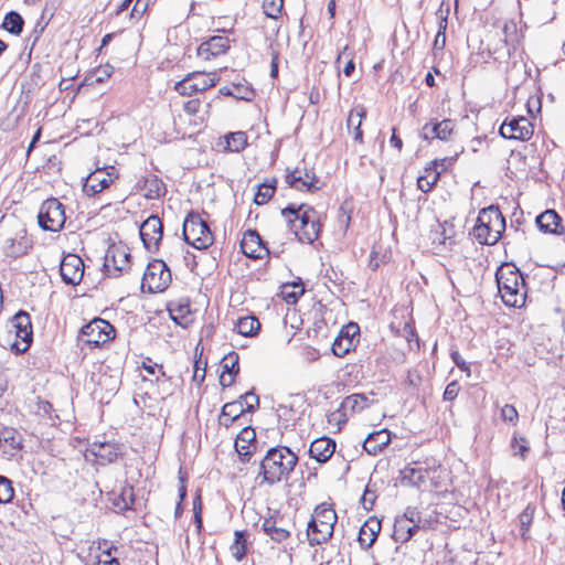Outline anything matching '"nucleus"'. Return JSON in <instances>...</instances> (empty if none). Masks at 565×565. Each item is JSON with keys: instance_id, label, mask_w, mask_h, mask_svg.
<instances>
[{"instance_id": "nucleus-56", "label": "nucleus", "mask_w": 565, "mask_h": 565, "mask_svg": "<svg viewBox=\"0 0 565 565\" xmlns=\"http://www.w3.org/2000/svg\"><path fill=\"white\" fill-rule=\"evenodd\" d=\"M459 392H460L459 383L457 381H451L450 383H448V385L445 388L444 399L451 402L458 396Z\"/></svg>"}, {"instance_id": "nucleus-43", "label": "nucleus", "mask_w": 565, "mask_h": 565, "mask_svg": "<svg viewBox=\"0 0 565 565\" xmlns=\"http://www.w3.org/2000/svg\"><path fill=\"white\" fill-rule=\"evenodd\" d=\"M270 255V249H238L236 253L237 262H246L247 259L252 260H263L268 259Z\"/></svg>"}, {"instance_id": "nucleus-58", "label": "nucleus", "mask_w": 565, "mask_h": 565, "mask_svg": "<svg viewBox=\"0 0 565 565\" xmlns=\"http://www.w3.org/2000/svg\"><path fill=\"white\" fill-rule=\"evenodd\" d=\"M360 334V328L356 323L350 322L343 327L339 333V337H345L347 339L355 340V337Z\"/></svg>"}, {"instance_id": "nucleus-36", "label": "nucleus", "mask_w": 565, "mask_h": 565, "mask_svg": "<svg viewBox=\"0 0 565 565\" xmlns=\"http://www.w3.org/2000/svg\"><path fill=\"white\" fill-rule=\"evenodd\" d=\"M145 189V195L150 200L159 199L166 193V186L163 182L156 175L146 179Z\"/></svg>"}, {"instance_id": "nucleus-35", "label": "nucleus", "mask_w": 565, "mask_h": 565, "mask_svg": "<svg viewBox=\"0 0 565 565\" xmlns=\"http://www.w3.org/2000/svg\"><path fill=\"white\" fill-rule=\"evenodd\" d=\"M222 417H230V422H222V425L230 427L235 420H237L243 414H245L244 407L241 406V402H228L222 407Z\"/></svg>"}, {"instance_id": "nucleus-17", "label": "nucleus", "mask_w": 565, "mask_h": 565, "mask_svg": "<svg viewBox=\"0 0 565 565\" xmlns=\"http://www.w3.org/2000/svg\"><path fill=\"white\" fill-rule=\"evenodd\" d=\"M286 182L291 188L302 191L313 192L320 189L318 185L319 179L315 173H310L307 170L303 172L300 169H295L286 175Z\"/></svg>"}, {"instance_id": "nucleus-15", "label": "nucleus", "mask_w": 565, "mask_h": 565, "mask_svg": "<svg viewBox=\"0 0 565 565\" xmlns=\"http://www.w3.org/2000/svg\"><path fill=\"white\" fill-rule=\"evenodd\" d=\"M231 47V40L223 35L210 36L198 47V56L203 60H210L218 55L225 54Z\"/></svg>"}, {"instance_id": "nucleus-51", "label": "nucleus", "mask_w": 565, "mask_h": 565, "mask_svg": "<svg viewBox=\"0 0 565 565\" xmlns=\"http://www.w3.org/2000/svg\"><path fill=\"white\" fill-rule=\"evenodd\" d=\"M365 114H366V111H365L364 107H362V106H358V107L353 108L350 111L348 120H347L348 129H351V128L355 129L356 124L359 126H361L362 119L365 116Z\"/></svg>"}, {"instance_id": "nucleus-13", "label": "nucleus", "mask_w": 565, "mask_h": 565, "mask_svg": "<svg viewBox=\"0 0 565 565\" xmlns=\"http://www.w3.org/2000/svg\"><path fill=\"white\" fill-rule=\"evenodd\" d=\"M258 446L256 433L250 426L239 431L234 444L239 461L243 463L249 462L252 456L258 451Z\"/></svg>"}, {"instance_id": "nucleus-16", "label": "nucleus", "mask_w": 565, "mask_h": 565, "mask_svg": "<svg viewBox=\"0 0 565 565\" xmlns=\"http://www.w3.org/2000/svg\"><path fill=\"white\" fill-rule=\"evenodd\" d=\"M163 233V226L158 216L148 217L139 228V235L143 247H158Z\"/></svg>"}, {"instance_id": "nucleus-37", "label": "nucleus", "mask_w": 565, "mask_h": 565, "mask_svg": "<svg viewBox=\"0 0 565 565\" xmlns=\"http://www.w3.org/2000/svg\"><path fill=\"white\" fill-rule=\"evenodd\" d=\"M226 147L225 149L239 152L244 150L247 145V135L244 131L230 132L225 136Z\"/></svg>"}, {"instance_id": "nucleus-21", "label": "nucleus", "mask_w": 565, "mask_h": 565, "mask_svg": "<svg viewBox=\"0 0 565 565\" xmlns=\"http://www.w3.org/2000/svg\"><path fill=\"white\" fill-rule=\"evenodd\" d=\"M334 527L326 523L316 522L311 518L307 526L308 542L311 546L323 544L332 537Z\"/></svg>"}, {"instance_id": "nucleus-63", "label": "nucleus", "mask_w": 565, "mask_h": 565, "mask_svg": "<svg viewBox=\"0 0 565 565\" xmlns=\"http://www.w3.org/2000/svg\"><path fill=\"white\" fill-rule=\"evenodd\" d=\"M148 8V0H136L130 17L131 18H141L142 14L147 11Z\"/></svg>"}, {"instance_id": "nucleus-52", "label": "nucleus", "mask_w": 565, "mask_h": 565, "mask_svg": "<svg viewBox=\"0 0 565 565\" xmlns=\"http://www.w3.org/2000/svg\"><path fill=\"white\" fill-rule=\"evenodd\" d=\"M191 79L192 76L190 73L174 85V89L181 95H192L193 93H196V90H194V83Z\"/></svg>"}, {"instance_id": "nucleus-30", "label": "nucleus", "mask_w": 565, "mask_h": 565, "mask_svg": "<svg viewBox=\"0 0 565 565\" xmlns=\"http://www.w3.org/2000/svg\"><path fill=\"white\" fill-rule=\"evenodd\" d=\"M260 329L259 320L254 316L242 317L235 324V330L238 334L244 337H254Z\"/></svg>"}, {"instance_id": "nucleus-1", "label": "nucleus", "mask_w": 565, "mask_h": 565, "mask_svg": "<svg viewBox=\"0 0 565 565\" xmlns=\"http://www.w3.org/2000/svg\"><path fill=\"white\" fill-rule=\"evenodd\" d=\"M298 463V456L287 446L271 447L259 461L258 477L269 486L288 480Z\"/></svg>"}, {"instance_id": "nucleus-61", "label": "nucleus", "mask_w": 565, "mask_h": 565, "mask_svg": "<svg viewBox=\"0 0 565 565\" xmlns=\"http://www.w3.org/2000/svg\"><path fill=\"white\" fill-rule=\"evenodd\" d=\"M98 550L102 552L99 558H110V557H114L113 553H117L118 552V547L113 545V544L109 545L106 540L98 543Z\"/></svg>"}, {"instance_id": "nucleus-6", "label": "nucleus", "mask_w": 565, "mask_h": 565, "mask_svg": "<svg viewBox=\"0 0 565 565\" xmlns=\"http://www.w3.org/2000/svg\"><path fill=\"white\" fill-rule=\"evenodd\" d=\"M171 282V271L161 259L149 262L142 277L141 287L149 292H161Z\"/></svg>"}, {"instance_id": "nucleus-11", "label": "nucleus", "mask_w": 565, "mask_h": 565, "mask_svg": "<svg viewBox=\"0 0 565 565\" xmlns=\"http://www.w3.org/2000/svg\"><path fill=\"white\" fill-rule=\"evenodd\" d=\"M60 273L65 284L71 286L78 285L84 276V262L82 257L73 253L64 254L60 264Z\"/></svg>"}, {"instance_id": "nucleus-9", "label": "nucleus", "mask_w": 565, "mask_h": 565, "mask_svg": "<svg viewBox=\"0 0 565 565\" xmlns=\"http://www.w3.org/2000/svg\"><path fill=\"white\" fill-rule=\"evenodd\" d=\"M12 326L15 329L17 341L12 344L15 353H24L31 345L33 339V330L31 316L24 311L19 310L11 319Z\"/></svg>"}, {"instance_id": "nucleus-4", "label": "nucleus", "mask_w": 565, "mask_h": 565, "mask_svg": "<svg viewBox=\"0 0 565 565\" xmlns=\"http://www.w3.org/2000/svg\"><path fill=\"white\" fill-rule=\"evenodd\" d=\"M505 230V218L497 206L482 209L477 224L472 228V237L481 245H494Z\"/></svg>"}, {"instance_id": "nucleus-29", "label": "nucleus", "mask_w": 565, "mask_h": 565, "mask_svg": "<svg viewBox=\"0 0 565 565\" xmlns=\"http://www.w3.org/2000/svg\"><path fill=\"white\" fill-rule=\"evenodd\" d=\"M111 179L104 173L102 170H96L90 173L84 185V190L90 194H97L109 186Z\"/></svg>"}, {"instance_id": "nucleus-45", "label": "nucleus", "mask_w": 565, "mask_h": 565, "mask_svg": "<svg viewBox=\"0 0 565 565\" xmlns=\"http://www.w3.org/2000/svg\"><path fill=\"white\" fill-rule=\"evenodd\" d=\"M284 0H264L263 11L266 17L277 20L281 17Z\"/></svg>"}, {"instance_id": "nucleus-41", "label": "nucleus", "mask_w": 565, "mask_h": 565, "mask_svg": "<svg viewBox=\"0 0 565 565\" xmlns=\"http://www.w3.org/2000/svg\"><path fill=\"white\" fill-rule=\"evenodd\" d=\"M358 340L347 339L345 337H337L332 343V353L335 356L343 358L351 350H354Z\"/></svg>"}, {"instance_id": "nucleus-19", "label": "nucleus", "mask_w": 565, "mask_h": 565, "mask_svg": "<svg viewBox=\"0 0 565 565\" xmlns=\"http://www.w3.org/2000/svg\"><path fill=\"white\" fill-rule=\"evenodd\" d=\"M335 441L330 437L315 439L309 447V456L319 463L327 462L335 451Z\"/></svg>"}, {"instance_id": "nucleus-20", "label": "nucleus", "mask_w": 565, "mask_h": 565, "mask_svg": "<svg viewBox=\"0 0 565 565\" xmlns=\"http://www.w3.org/2000/svg\"><path fill=\"white\" fill-rule=\"evenodd\" d=\"M239 356L235 351H231L222 360L223 373L220 376V385L230 387L235 382V376L239 373Z\"/></svg>"}, {"instance_id": "nucleus-14", "label": "nucleus", "mask_w": 565, "mask_h": 565, "mask_svg": "<svg viewBox=\"0 0 565 565\" xmlns=\"http://www.w3.org/2000/svg\"><path fill=\"white\" fill-rule=\"evenodd\" d=\"M104 269L108 276L117 277L130 268L128 249H105Z\"/></svg>"}, {"instance_id": "nucleus-55", "label": "nucleus", "mask_w": 565, "mask_h": 565, "mask_svg": "<svg viewBox=\"0 0 565 565\" xmlns=\"http://www.w3.org/2000/svg\"><path fill=\"white\" fill-rule=\"evenodd\" d=\"M501 417L504 422L515 425L519 419V414L513 405L505 404L501 408Z\"/></svg>"}, {"instance_id": "nucleus-46", "label": "nucleus", "mask_w": 565, "mask_h": 565, "mask_svg": "<svg viewBox=\"0 0 565 565\" xmlns=\"http://www.w3.org/2000/svg\"><path fill=\"white\" fill-rule=\"evenodd\" d=\"M236 402H241V406L245 405V413H254L259 406V397L253 392L242 394Z\"/></svg>"}, {"instance_id": "nucleus-64", "label": "nucleus", "mask_w": 565, "mask_h": 565, "mask_svg": "<svg viewBox=\"0 0 565 565\" xmlns=\"http://www.w3.org/2000/svg\"><path fill=\"white\" fill-rule=\"evenodd\" d=\"M113 70L114 68L110 65H105L104 67L96 70L94 73L95 82L103 83L106 78H109L113 74Z\"/></svg>"}, {"instance_id": "nucleus-34", "label": "nucleus", "mask_w": 565, "mask_h": 565, "mask_svg": "<svg viewBox=\"0 0 565 565\" xmlns=\"http://www.w3.org/2000/svg\"><path fill=\"white\" fill-rule=\"evenodd\" d=\"M24 25V20L17 11H10L6 14L2 26L11 34L19 35Z\"/></svg>"}, {"instance_id": "nucleus-12", "label": "nucleus", "mask_w": 565, "mask_h": 565, "mask_svg": "<svg viewBox=\"0 0 565 565\" xmlns=\"http://www.w3.org/2000/svg\"><path fill=\"white\" fill-rule=\"evenodd\" d=\"M499 132L505 139L525 141L533 135V125L525 117H513L503 121Z\"/></svg>"}, {"instance_id": "nucleus-42", "label": "nucleus", "mask_w": 565, "mask_h": 565, "mask_svg": "<svg viewBox=\"0 0 565 565\" xmlns=\"http://www.w3.org/2000/svg\"><path fill=\"white\" fill-rule=\"evenodd\" d=\"M409 522H406L403 519H395L394 530H393V539L395 542L406 543L412 539V533L409 532Z\"/></svg>"}, {"instance_id": "nucleus-26", "label": "nucleus", "mask_w": 565, "mask_h": 565, "mask_svg": "<svg viewBox=\"0 0 565 565\" xmlns=\"http://www.w3.org/2000/svg\"><path fill=\"white\" fill-rule=\"evenodd\" d=\"M427 470L424 468H416L406 466L401 470V482L404 486L420 488L427 478Z\"/></svg>"}, {"instance_id": "nucleus-62", "label": "nucleus", "mask_w": 565, "mask_h": 565, "mask_svg": "<svg viewBox=\"0 0 565 565\" xmlns=\"http://www.w3.org/2000/svg\"><path fill=\"white\" fill-rule=\"evenodd\" d=\"M409 523H420V513L416 508L408 507L402 516H397Z\"/></svg>"}, {"instance_id": "nucleus-50", "label": "nucleus", "mask_w": 565, "mask_h": 565, "mask_svg": "<svg viewBox=\"0 0 565 565\" xmlns=\"http://www.w3.org/2000/svg\"><path fill=\"white\" fill-rule=\"evenodd\" d=\"M254 89L247 85L242 83L233 84V97L236 99L250 100L254 97Z\"/></svg>"}, {"instance_id": "nucleus-40", "label": "nucleus", "mask_w": 565, "mask_h": 565, "mask_svg": "<svg viewBox=\"0 0 565 565\" xmlns=\"http://www.w3.org/2000/svg\"><path fill=\"white\" fill-rule=\"evenodd\" d=\"M235 540L231 546L232 555L236 561H242L247 554V540L244 531H235Z\"/></svg>"}, {"instance_id": "nucleus-23", "label": "nucleus", "mask_w": 565, "mask_h": 565, "mask_svg": "<svg viewBox=\"0 0 565 565\" xmlns=\"http://www.w3.org/2000/svg\"><path fill=\"white\" fill-rule=\"evenodd\" d=\"M282 519L269 516L264 520L262 529L264 533L276 543H282L290 536V531L282 526Z\"/></svg>"}, {"instance_id": "nucleus-57", "label": "nucleus", "mask_w": 565, "mask_h": 565, "mask_svg": "<svg viewBox=\"0 0 565 565\" xmlns=\"http://www.w3.org/2000/svg\"><path fill=\"white\" fill-rule=\"evenodd\" d=\"M420 382H422V376L416 370H409L407 372V376L405 379V384L408 387H411L413 390H417L420 385Z\"/></svg>"}, {"instance_id": "nucleus-54", "label": "nucleus", "mask_w": 565, "mask_h": 565, "mask_svg": "<svg viewBox=\"0 0 565 565\" xmlns=\"http://www.w3.org/2000/svg\"><path fill=\"white\" fill-rule=\"evenodd\" d=\"M142 367L149 375L156 376V381H159L160 376H166L162 365L153 363L150 359L142 362Z\"/></svg>"}, {"instance_id": "nucleus-7", "label": "nucleus", "mask_w": 565, "mask_h": 565, "mask_svg": "<svg viewBox=\"0 0 565 565\" xmlns=\"http://www.w3.org/2000/svg\"><path fill=\"white\" fill-rule=\"evenodd\" d=\"M38 223L45 231L61 230L65 223L64 205L55 198L44 201L40 207Z\"/></svg>"}, {"instance_id": "nucleus-8", "label": "nucleus", "mask_w": 565, "mask_h": 565, "mask_svg": "<svg viewBox=\"0 0 565 565\" xmlns=\"http://www.w3.org/2000/svg\"><path fill=\"white\" fill-rule=\"evenodd\" d=\"M116 330L108 321L95 318L81 329V339L95 347L115 338Z\"/></svg>"}, {"instance_id": "nucleus-39", "label": "nucleus", "mask_w": 565, "mask_h": 565, "mask_svg": "<svg viewBox=\"0 0 565 565\" xmlns=\"http://www.w3.org/2000/svg\"><path fill=\"white\" fill-rule=\"evenodd\" d=\"M276 179L270 182H264L258 185V190L254 196V202L257 205L266 204L274 195L276 191Z\"/></svg>"}, {"instance_id": "nucleus-60", "label": "nucleus", "mask_w": 565, "mask_h": 565, "mask_svg": "<svg viewBox=\"0 0 565 565\" xmlns=\"http://www.w3.org/2000/svg\"><path fill=\"white\" fill-rule=\"evenodd\" d=\"M532 518L533 513L530 511V508H526L519 516L523 537L532 523Z\"/></svg>"}, {"instance_id": "nucleus-31", "label": "nucleus", "mask_w": 565, "mask_h": 565, "mask_svg": "<svg viewBox=\"0 0 565 565\" xmlns=\"http://www.w3.org/2000/svg\"><path fill=\"white\" fill-rule=\"evenodd\" d=\"M191 76V81L194 83V90L196 92H203L215 86L220 79L216 73L193 72Z\"/></svg>"}, {"instance_id": "nucleus-32", "label": "nucleus", "mask_w": 565, "mask_h": 565, "mask_svg": "<svg viewBox=\"0 0 565 565\" xmlns=\"http://www.w3.org/2000/svg\"><path fill=\"white\" fill-rule=\"evenodd\" d=\"M312 519H315L316 522L326 523L334 527L338 516L335 511L331 508V505L327 503H321L315 509Z\"/></svg>"}, {"instance_id": "nucleus-59", "label": "nucleus", "mask_w": 565, "mask_h": 565, "mask_svg": "<svg viewBox=\"0 0 565 565\" xmlns=\"http://www.w3.org/2000/svg\"><path fill=\"white\" fill-rule=\"evenodd\" d=\"M450 358L458 369L466 372L467 376H470V365L463 360L458 351H452L450 353Z\"/></svg>"}, {"instance_id": "nucleus-22", "label": "nucleus", "mask_w": 565, "mask_h": 565, "mask_svg": "<svg viewBox=\"0 0 565 565\" xmlns=\"http://www.w3.org/2000/svg\"><path fill=\"white\" fill-rule=\"evenodd\" d=\"M391 443V431L381 429L367 435L363 441V449L369 455H377Z\"/></svg>"}, {"instance_id": "nucleus-27", "label": "nucleus", "mask_w": 565, "mask_h": 565, "mask_svg": "<svg viewBox=\"0 0 565 565\" xmlns=\"http://www.w3.org/2000/svg\"><path fill=\"white\" fill-rule=\"evenodd\" d=\"M438 227L439 231L435 233V237L433 238L434 244L448 246L460 244L459 237H463V233L457 234L452 224L444 223Z\"/></svg>"}, {"instance_id": "nucleus-33", "label": "nucleus", "mask_w": 565, "mask_h": 565, "mask_svg": "<svg viewBox=\"0 0 565 565\" xmlns=\"http://www.w3.org/2000/svg\"><path fill=\"white\" fill-rule=\"evenodd\" d=\"M502 32L504 35L503 41H504L505 45L509 46L508 53L510 55L511 47L513 50H515V46L520 41V34H519V29H518L516 22L513 20L507 21L502 28Z\"/></svg>"}, {"instance_id": "nucleus-18", "label": "nucleus", "mask_w": 565, "mask_h": 565, "mask_svg": "<svg viewBox=\"0 0 565 565\" xmlns=\"http://www.w3.org/2000/svg\"><path fill=\"white\" fill-rule=\"evenodd\" d=\"M455 124L450 119H444L441 121H430L424 125L422 129V137L425 140H433L435 138L440 140L450 139L454 132Z\"/></svg>"}, {"instance_id": "nucleus-47", "label": "nucleus", "mask_w": 565, "mask_h": 565, "mask_svg": "<svg viewBox=\"0 0 565 565\" xmlns=\"http://www.w3.org/2000/svg\"><path fill=\"white\" fill-rule=\"evenodd\" d=\"M247 245H256L257 247H266V243L263 241L256 230H247L244 232L243 237L239 242V247H246Z\"/></svg>"}, {"instance_id": "nucleus-53", "label": "nucleus", "mask_w": 565, "mask_h": 565, "mask_svg": "<svg viewBox=\"0 0 565 565\" xmlns=\"http://www.w3.org/2000/svg\"><path fill=\"white\" fill-rule=\"evenodd\" d=\"M511 447H512L513 454L519 455L522 458H525L526 454L530 450L527 440L524 437L514 436Z\"/></svg>"}, {"instance_id": "nucleus-48", "label": "nucleus", "mask_w": 565, "mask_h": 565, "mask_svg": "<svg viewBox=\"0 0 565 565\" xmlns=\"http://www.w3.org/2000/svg\"><path fill=\"white\" fill-rule=\"evenodd\" d=\"M14 497L12 481L0 475V503H9Z\"/></svg>"}, {"instance_id": "nucleus-5", "label": "nucleus", "mask_w": 565, "mask_h": 565, "mask_svg": "<svg viewBox=\"0 0 565 565\" xmlns=\"http://www.w3.org/2000/svg\"><path fill=\"white\" fill-rule=\"evenodd\" d=\"M183 237L191 247H210L213 243L207 224L198 214H189L184 220Z\"/></svg>"}, {"instance_id": "nucleus-28", "label": "nucleus", "mask_w": 565, "mask_h": 565, "mask_svg": "<svg viewBox=\"0 0 565 565\" xmlns=\"http://www.w3.org/2000/svg\"><path fill=\"white\" fill-rule=\"evenodd\" d=\"M372 403V399L364 393H355L347 396L342 403L341 408L347 412L360 413L367 408Z\"/></svg>"}, {"instance_id": "nucleus-3", "label": "nucleus", "mask_w": 565, "mask_h": 565, "mask_svg": "<svg viewBox=\"0 0 565 565\" xmlns=\"http://www.w3.org/2000/svg\"><path fill=\"white\" fill-rule=\"evenodd\" d=\"M495 281L503 303L512 308H521L526 299L525 280L518 267L511 264L501 265L495 271Z\"/></svg>"}, {"instance_id": "nucleus-2", "label": "nucleus", "mask_w": 565, "mask_h": 565, "mask_svg": "<svg viewBox=\"0 0 565 565\" xmlns=\"http://www.w3.org/2000/svg\"><path fill=\"white\" fill-rule=\"evenodd\" d=\"M291 232L301 244H312L319 236L320 225L316 211L307 204H289L281 210Z\"/></svg>"}, {"instance_id": "nucleus-24", "label": "nucleus", "mask_w": 565, "mask_h": 565, "mask_svg": "<svg viewBox=\"0 0 565 565\" xmlns=\"http://www.w3.org/2000/svg\"><path fill=\"white\" fill-rule=\"evenodd\" d=\"M380 531H381L380 521L374 520V519L367 520L360 527V531H359L358 540H359L361 547L364 550L370 548L374 544Z\"/></svg>"}, {"instance_id": "nucleus-44", "label": "nucleus", "mask_w": 565, "mask_h": 565, "mask_svg": "<svg viewBox=\"0 0 565 565\" xmlns=\"http://www.w3.org/2000/svg\"><path fill=\"white\" fill-rule=\"evenodd\" d=\"M135 502V494L132 487H126L121 490L119 497L115 500L114 505L119 510H130Z\"/></svg>"}, {"instance_id": "nucleus-25", "label": "nucleus", "mask_w": 565, "mask_h": 565, "mask_svg": "<svg viewBox=\"0 0 565 565\" xmlns=\"http://www.w3.org/2000/svg\"><path fill=\"white\" fill-rule=\"evenodd\" d=\"M536 225L543 233L558 234V228L562 227V218L554 210H546L541 213L536 220Z\"/></svg>"}, {"instance_id": "nucleus-49", "label": "nucleus", "mask_w": 565, "mask_h": 565, "mask_svg": "<svg viewBox=\"0 0 565 565\" xmlns=\"http://www.w3.org/2000/svg\"><path fill=\"white\" fill-rule=\"evenodd\" d=\"M391 258L388 249H372L369 258V267L376 270L381 263H385Z\"/></svg>"}, {"instance_id": "nucleus-38", "label": "nucleus", "mask_w": 565, "mask_h": 565, "mask_svg": "<svg viewBox=\"0 0 565 565\" xmlns=\"http://www.w3.org/2000/svg\"><path fill=\"white\" fill-rule=\"evenodd\" d=\"M425 172L424 175L417 179V186L420 191L426 193L429 192L439 180L440 171L428 167L425 169Z\"/></svg>"}, {"instance_id": "nucleus-10", "label": "nucleus", "mask_w": 565, "mask_h": 565, "mask_svg": "<svg viewBox=\"0 0 565 565\" xmlns=\"http://www.w3.org/2000/svg\"><path fill=\"white\" fill-rule=\"evenodd\" d=\"M87 452L96 458L99 465L105 466L122 457L125 447L118 441L95 439L88 443Z\"/></svg>"}]
</instances>
